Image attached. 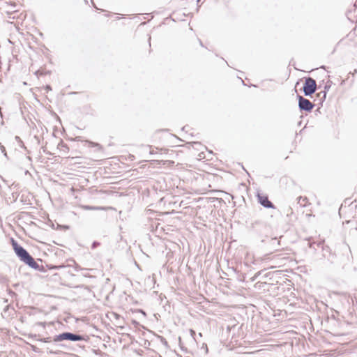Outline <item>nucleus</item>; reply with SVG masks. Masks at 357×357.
Returning a JSON list of instances; mask_svg holds the SVG:
<instances>
[{
    "instance_id": "obj_1",
    "label": "nucleus",
    "mask_w": 357,
    "mask_h": 357,
    "mask_svg": "<svg viewBox=\"0 0 357 357\" xmlns=\"http://www.w3.org/2000/svg\"><path fill=\"white\" fill-rule=\"evenodd\" d=\"M11 243L15 252L22 261L32 268L37 267V263L25 249L20 246L14 239L11 240Z\"/></svg>"
},
{
    "instance_id": "obj_2",
    "label": "nucleus",
    "mask_w": 357,
    "mask_h": 357,
    "mask_svg": "<svg viewBox=\"0 0 357 357\" xmlns=\"http://www.w3.org/2000/svg\"><path fill=\"white\" fill-rule=\"evenodd\" d=\"M316 88L317 84L314 79L310 77L306 79L303 86V91L305 96L312 95L315 91Z\"/></svg>"
},
{
    "instance_id": "obj_3",
    "label": "nucleus",
    "mask_w": 357,
    "mask_h": 357,
    "mask_svg": "<svg viewBox=\"0 0 357 357\" xmlns=\"http://www.w3.org/2000/svg\"><path fill=\"white\" fill-rule=\"evenodd\" d=\"M64 340H68L71 341H79L82 340L83 337L78 335H75L70 333H63L60 334L56 339L58 341H62Z\"/></svg>"
},
{
    "instance_id": "obj_4",
    "label": "nucleus",
    "mask_w": 357,
    "mask_h": 357,
    "mask_svg": "<svg viewBox=\"0 0 357 357\" xmlns=\"http://www.w3.org/2000/svg\"><path fill=\"white\" fill-rule=\"evenodd\" d=\"M299 107L301 109H304L306 111H310L312 109L314 105L313 104L307 99L303 98L302 96L299 97Z\"/></svg>"
},
{
    "instance_id": "obj_5",
    "label": "nucleus",
    "mask_w": 357,
    "mask_h": 357,
    "mask_svg": "<svg viewBox=\"0 0 357 357\" xmlns=\"http://www.w3.org/2000/svg\"><path fill=\"white\" fill-rule=\"evenodd\" d=\"M259 202L266 208H274L273 204L268 200V197L264 194H257Z\"/></svg>"
},
{
    "instance_id": "obj_6",
    "label": "nucleus",
    "mask_w": 357,
    "mask_h": 357,
    "mask_svg": "<svg viewBox=\"0 0 357 357\" xmlns=\"http://www.w3.org/2000/svg\"><path fill=\"white\" fill-rule=\"evenodd\" d=\"M154 162L157 166H165L167 167H171L174 164L173 160H155Z\"/></svg>"
},
{
    "instance_id": "obj_7",
    "label": "nucleus",
    "mask_w": 357,
    "mask_h": 357,
    "mask_svg": "<svg viewBox=\"0 0 357 357\" xmlns=\"http://www.w3.org/2000/svg\"><path fill=\"white\" fill-rule=\"evenodd\" d=\"M298 204L301 206L305 207L310 204V202L306 196H300L298 199Z\"/></svg>"
},
{
    "instance_id": "obj_8",
    "label": "nucleus",
    "mask_w": 357,
    "mask_h": 357,
    "mask_svg": "<svg viewBox=\"0 0 357 357\" xmlns=\"http://www.w3.org/2000/svg\"><path fill=\"white\" fill-rule=\"evenodd\" d=\"M61 266H49V268L50 269H53V268H60Z\"/></svg>"
}]
</instances>
